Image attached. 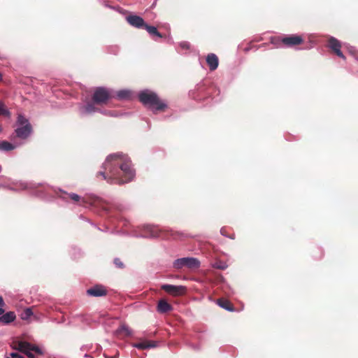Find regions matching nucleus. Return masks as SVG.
<instances>
[{"label": "nucleus", "mask_w": 358, "mask_h": 358, "mask_svg": "<svg viewBox=\"0 0 358 358\" xmlns=\"http://www.w3.org/2000/svg\"><path fill=\"white\" fill-rule=\"evenodd\" d=\"M192 348H194L196 350H199L201 348V345H191Z\"/></svg>", "instance_id": "4c0bfd02"}, {"label": "nucleus", "mask_w": 358, "mask_h": 358, "mask_svg": "<svg viewBox=\"0 0 358 358\" xmlns=\"http://www.w3.org/2000/svg\"><path fill=\"white\" fill-rule=\"evenodd\" d=\"M113 94V98H117L119 100H129L131 96V91L129 90L124 89L117 92H114Z\"/></svg>", "instance_id": "aec40b11"}, {"label": "nucleus", "mask_w": 358, "mask_h": 358, "mask_svg": "<svg viewBox=\"0 0 358 358\" xmlns=\"http://www.w3.org/2000/svg\"><path fill=\"white\" fill-rule=\"evenodd\" d=\"M144 29L148 31V33L150 34V36L151 37H152V38L155 41H156V39L154 38L155 36H156L157 38H162V34L158 31L156 27L148 25L147 24Z\"/></svg>", "instance_id": "5701e85b"}, {"label": "nucleus", "mask_w": 358, "mask_h": 358, "mask_svg": "<svg viewBox=\"0 0 358 358\" xmlns=\"http://www.w3.org/2000/svg\"><path fill=\"white\" fill-rule=\"evenodd\" d=\"M145 233L143 234H141L138 236L139 237L143 238H156L159 236V231L158 229L150 225L147 224L143 227Z\"/></svg>", "instance_id": "2eb2a0df"}, {"label": "nucleus", "mask_w": 358, "mask_h": 358, "mask_svg": "<svg viewBox=\"0 0 358 358\" xmlns=\"http://www.w3.org/2000/svg\"><path fill=\"white\" fill-rule=\"evenodd\" d=\"M13 141V143H10L6 141H0V151H2V152L10 151V150H13L18 148L21 145H22V143H17V142H15V141Z\"/></svg>", "instance_id": "f3484780"}, {"label": "nucleus", "mask_w": 358, "mask_h": 358, "mask_svg": "<svg viewBox=\"0 0 358 358\" xmlns=\"http://www.w3.org/2000/svg\"><path fill=\"white\" fill-rule=\"evenodd\" d=\"M4 306H5V302L3 301V299L1 296H0V315L3 314L4 310Z\"/></svg>", "instance_id": "473e14b6"}, {"label": "nucleus", "mask_w": 358, "mask_h": 358, "mask_svg": "<svg viewBox=\"0 0 358 358\" xmlns=\"http://www.w3.org/2000/svg\"><path fill=\"white\" fill-rule=\"evenodd\" d=\"M84 357H90V356H89L87 354H85Z\"/></svg>", "instance_id": "37998d69"}, {"label": "nucleus", "mask_w": 358, "mask_h": 358, "mask_svg": "<svg viewBox=\"0 0 358 358\" xmlns=\"http://www.w3.org/2000/svg\"><path fill=\"white\" fill-rule=\"evenodd\" d=\"M91 358H93V357H91Z\"/></svg>", "instance_id": "49530a36"}, {"label": "nucleus", "mask_w": 358, "mask_h": 358, "mask_svg": "<svg viewBox=\"0 0 358 358\" xmlns=\"http://www.w3.org/2000/svg\"><path fill=\"white\" fill-rule=\"evenodd\" d=\"M33 315V312L30 308H26L21 315L22 320H27Z\"/></svg>", "instance_id": "c85d7f7f"}, {"label": "nucleus", "mask_w": 358, "mask_h": 358, "mask_svg": "<svg viewBox=\"0 0 358 358\" xmlns=\"http://www.w3.org/2000/svg\"><path fill=\"white\" fill-rule=\"evenodd\" d=\"M41 184L26 182L22 181H13L10 178H6L3 182H0V187L6 188L13 191L23 190L26 189H36Z\"/></svg>", "instance_id": "39448f33"}, {"label": "nucleus", "mask_w": 358, "mask_h": 358, "mask_svg": "<svg viewBox=\"0 0 358 358\" xmlns=\"http://www.w3.org/2000/svg\"><path fill=\"white\" fill-rule=\"evenodd\" d=\"M225 310H229V311H234V308L233 305L231 303V302L227 299H225Z\"/></svg>", "instance_id": "2f4dec72"}, {"label": "nucleus", "mask_w": 358, "mask_h": 358, "mask_svg": "<svg viewBox=\"0 0 358 358\" xmlns=\"http://www.w3.org/2000/svg\"><path fill=\"white\" fill-rule=\"evenodd\" d=\"M204 89V85L202 83L198 84L195 89L190 92L189 95L195 100H201L203 99V96L201 94V92Z\"/></svg>", "instance_id": "4be33fe9"}, {"label": "nucleus", "mask_w": 358, "mask_h": 358, "mask_svg": "<svg viewBox=\"0 0 358 358\" xmlns=\"http://www.w3.org/2000/svg\"><path fill=\"white\" fill-rule=\"evenodd\" d=\"M158 0H154L153 3H152L151 6H150V8H154L156 5H157V2Z\"/></svg>", "instance_id": "58836bf2"}, {"label": "nucleus", "mask_w": 358, "mask_h": 358, "mask_svg": "<svg viewBox=\"0 0 358 358\" xmlns=\"http://www.w3.org/2000/svg\"><path fill=\"white\" fill-rule=\"evenodd\" d=\"M15 127L14 132L10 136L11 141H15V138L25 140L32 132V127L29 120L22 114L17 115Z\"/></svg>", "instance_id": "7ed1b4c3"}, {"label": "nucleus", "mask_w": 358, "mask_h": 358, "mask_svg": "<svg viewBox=\"0 0 358 358\" xmlns=\"http://www.w3.org/2000/svg\"><path fill=\"white\" fill-rule=\"evenodd\" d=\"M99 113L105 115H107V116H110V117H119L120 115H122V114H120L117 112H115V111H112V110H101L99 111Z\"/></svg>", "instance_id": "cd10ccee"}, {"label": "nucleus", "mask_w": 358, "mask_h": 358, "mask_svg": "<svg viewBox=\"0 0 358 358\" xmlns=\"http://www.w3.org/2000/svg\"><path fill=\"white\" fill-rule=\"evenodd\" d=\"M172 306L165 299H161L159 301L157 310L159 313H166L171 310H172Z\"/></svg>", "instance_id": "6ab92c4d"}, {"label": "nucleus", "mask_w": 358, "mask_h": 358, "mask_svg": "<svg viewBox=\"0 0 358 358\" xmlns=\"http://www.w3.org/2000/svg\"><path fill=\"white\" fill-rule=\"evenodd\" d=\"M10 357H6V358H24L22 355L16 353V352H11L10 354Z\"/></svg>", "instance_id": "f704fd0d"}, {"label": "nucleus", "mask_w": 358, "mask_h": 358, "mask_svg": "<svg viewBox=\"0 0 358 358\" xmlns=\"http://www.w3.org/2000/svg\"><path fill=\"white\" fill-rule=\"evenodd\" d=\"M220 234H221V235L224 236V227H221Z\"/></svg>", "instance_id": "a19ab883"}, {"label": "nucleus", "mask_w": 358, "mask_h": 358, "mask_svg": "<svg viewBox=\"0 0 358 358\" xmlns=\"http://www.w3.org/2000/svg\"><path fill=\"white\" fill-rule=\"evenodd\" d=\"M200 261L195 257H182L175 259L173 262V268L177 270L183 268L189 269L198 268L200 266Z\"/></svg>", "instance_id": "0eeeda50"}, {"label": "nucleus", "mask_w": 358, "mask_h": 358, "mask_svg": "<svg viewBox=\"0 0 358 358\" xmlns=\"http://www.w3.org/2000/svg\"><path fill=\"white\" fill-rule=\"evenodd\" d=\"M102 168L104 171H100L98 174L110 184L127 183L135 176V171L131 166L130 159L121 152L108 155Z\"/></svg>", "instance_id": "f257e3e1"}, {"label": "nucleus", "mask_w": 358, "mask_h": 358, "mask_svg": "<svg viewBox=\"0 0 358 358\" xmlns=\"http://www.w3.org/2000/svg\"><path fill=\"white\" fill-rule=\"evenodd\" d=\"M96 103L92 101H87L85 103H80L78 106V110L80 117H87L94 114L95 113L99 112L100 110L96 107Z\"/></svg>", "instance_id": "9d476101"}, {"label": "nucleus", "mask_w": 358, "mask_h": 358, "mask_svg": "<svg viewBox=\"0 0 358 358\" xmlns=\"http://www.w3.org/2000/svg\"><path fill=\"white\" fill-rule=\"evenodd\" d=\"M132 347L144 350V349H148V348H153L157 346V344L155 341H142L140 343H136L131 344Z\"/></svg>", "instance_id": "412c9836"}, {"label": "nucleus", "mask_w": 358, "mask_h": 358, "mask_svg": "<svg viewBox=\"0 0 358 358\" xmlns=\"http://www.w3.org/2000/svg\"><path fill=\"white\" fill-rule=\"evenodd\" d=\"M2 79V75L1 73H0V80Z\"/></svg>", "instance_id": "c03bdc74"}, {"label": "nucleus", "mask_w": 358, "mask_h": 358, "mask_svg": "<svg viewBox=\"0 0 358 358\" xmlns=\"http://www.w3.org/2000/svg\"><path fill=\"white\" fill-rule=\"evenodd\" d=\"M161 288L168 294L174 296L182 295L186 291V287L182 285L164 284L162 285Z\"/></svg>", "instance_id": "9b49d317"}, {"label": "nucleus", "mask_w": 358, "mask_h": 358, "mask_svg": "<svg viewBox=\"0 0 358 358\" xmlns=\"http://www.w3.org/2000/svg\"><path fill=\"white\" fill-rule=\"evenodd\" d=\"M0 115L4 116L8 118H10L11 116L10 110L5 106L4 103L2 102H0Z\"/></svg>", "instance_id": "393cba45"}, {"label": "nucleus", "mask_w": 358, "mask_h": 358, "mask_svg": "<svg viewBox=\"0 0 358 358\" xmlns=\"http://www.w3.org/2000/svg\"><path fill=\"white\" fill-rule=\"evenodd\" d=\"M115 206L120 211H122L124 209V207L122 205H116L115 204Z\"/></svg>", "instance_id": "e433bc0d"}, {"label": "nucleus", "mask_w": 358, "mask_h": 358, "mask_svg": "<svg viewBox=\"0 0 358 358\" xmlns=\"http://www.w3.org/2000/svg\"><path fill=\"white\" fill-rule=\"evenodd\" d=\"M139 101L153 113L162 111L167 108V103L161 100L157 94L150 90H143L138 93Z\"/></svg>", "instance_id": "f03ea898"}, {"label": "nucleus", "mask_w": 358, "mask_h": 358, "mask_svg": "<svg viewBox=\"0 0 358 358\" xmlns=\"http://www.w3.org/2000/svg\"><path fill=\"white\" fill-rule=\"evenodd\" d=\"M49 188L52 189L53 192L57 194L58 197L64 201L67 202L69 199H71L73 203L80 202V205L84 206L87 203V201L85 198H81L78 194L76 193H68L62 189L50 187L48 185L43 187V189L45 191H48Z\"/></svg>", "instance_id": "423d86ee"}, {"label": "nucleus", "mask_w": 358, "mask_h": 358, "mask_svg": "<svg viewBox=\"0 0 358 358\" xmlns=\"http://www.w3.org/2000/svg\"><path fill=\"white\" fill-rule=\"evenodd\" d=\"M217 96L218 97H217L216 96L213 95V99L215 100V102H218V101H221L222 99V97L221 96H220V90H215V92L214 93H217Z\"/></svg>", "instance_id": "72a5a7b5"}, {"label": "nucleus", "mask_w": 358, "mask_h": 358, "mask_svg": "<svg viewBox=\"0 0 358 358\" xmlns=\"http://www.w3.org/2000/svg\"><path fill=\"white\" fill-rule=\"evenodd\" d=\"M126 20L131 26L137 29H144L147 24L143 17L136 15H127Z\"/></svg>", "instance_id": "f8f14e48"}, {"label": "nucleus", "mask_w": 358, "mask_h": 358, "mask_svg": "<svg viewBox=\"0 0 358 358\" xmlns=\"http://www.w3.org/2000/svg\"><path fill=\"white\" fill-rule=\"evenodd\" d=\"M220 268H224V266H220Z\"/></svg>", "instance_id": "a18cd8bd"}, {"label": "nucleus", "mask_w": 358, "mask_h": 358, "mask_svg": "<svg viewBox=\"0 0 358 358\" xmlns=\"http://www.w3.org/2000/svg\"><path fill=\"white\" fill-rule=\"evenodd\" d=\"M80 218L90 222V221L87 219H85L83 215H80Z\"/></svg>", "instance_id": "ea45409f"}, {"label": "nucleus", "mask_w": 358, "mask_h": 358, "mask_svg": "<svg viewBox=\"0 0 358 358\" xmlns=\"http://www.w3.org/2000/svg\"><path fill=\"white\" fill-rule=\"evenodd\" d=\"M85 346H83V347L80 348V350H84V349H85Z\"/></svg>", "instance_id": "79ce46f5"}, {"label": "nucleus", "mask_w": 358, "mask_h": 358, "mask_svg": "<svg viewBox=\"0 0 358 358\" xmlns=\"http://www.w3.org/2000/svg\"><path fill=\"white\" fill-rule=\"evenodd\" d=\"M15 319L16 315L13 311H8L0 315V323L3 324H8L15 321Z\"/></svg>", "instance_id": "a211bd4d"}, {"label": "nucleus", "mask_w": 358, "mask_h": 358, "mask_svg": "<svg viewBox=\"0 0 358 358\" xmlns=\"http://www.w3.org/2000/svg\"><path fill=\"white\" fill-rule=\"evenodd\" d=\"M115 332L117 334L124 333L127 336H131L132 334V331L129 328L128 326L125 324L120 325Z\"/></svg>", "instance_id": "b1692460"}, {"label": "nucleus", "mask_w": 358, "mask_h": 358, "mask_svg": "<svg viewBox=\"0 0 358 358\" xmlns=\"http://www.w3.org/2000/svg\"><path fill=\"white\" fill-rule=\"evenodd\" d=\"M13 349L25 354L29 358H34L35 355H43L44 353L43 350L38 345L27 341L17 342L13 346Z\"/></svg>", "instance_id": "20e7f679"}, {"label": "nucleus", "mask_w": 358, "mask_h": 358, "mask_svg": "<svg viewBox=\"0 0 358 358\" xmlns=\"http://www.w3.org/2000/svg\"><path fill=\"white\" fill-rule=\"evenodd\" d=\"M273 43H281L285 47L292 48L302 44L303 43V38L301 36L292 34L275 38L273 39Z\"/></svg>", "instance_id": "1a4fd4ad"}, {"label": "nucleus", "mask_w": 358, "mask_h": 358, "mask_svg": "<svg viewBox=\"0 0 358 358\" xmlns=\"http://www.w3.org/2000/svg\"><path fill=\"white\" fill-rule=\"evenodd\" d=\"M107 293L106 288L101 284L95 285L87 290V295L94 297L104 296Z\"/></svg>", "instance_id": "ddd939ff"}, {"label": "nucleus", "mask_w": 358, "mask_h": 358, "mask_svg": "<svg viewBox=\"0 0 358 358\" xmlns=\"http://www.w3.org/2000/svg\"><path fill=\"white\" fill-rule=\"evenodd\" d=\"M217 304L222 308H224V298H220L217 301Z\"/></svg>", "instance_id": "c9c22d12"}, {"label": "nucleus", "mask_w": 358, "mask_h": 358, "mask_svg": "<svg viewBox=\"0 0 358 358\" xmlns=\"http://www.w3.org/2000/svg\"><path fill=\"white\" fill-rule=\"evenodd\" d=\"M103 6L106 8H108L110 9H112V10H114L120 13H122V14H124L126 13V10H124V9H122L121 7H120L119 6H110L108 1H103Z\"/></svg>", "instance_id": "a878e982"}, {"label": "nucleus", "mask_w": 358, "mask_h": 358, "mask_svg": "<svg viewBox=\"0 0 358 358\" xmlns=\"http://www.w3.org/2000/svg\"><path fill=\"white\" fill-rule=\"evenodd\" d=\"M179 46L181 49L188 50L190 49V43L187 41H182L179 43Z\"/></svg>", "instance_id": "c756f323"}, {"label": "nucleus", "mask_w": 358, "mask_h": 358, "mask_svg": "<svg viewBox=\"0 0 358 358\" xmlns=\"http://www.w3.org/2000/svg\"><path fill=\"white\" fill-rule=\"evenodd\" d=\"M328 45L329 48L339 57L345 59V57L343 55L341 50V42L334 37H331L328 41Z\"/></svg>", "instance_id": "4468645a"}, {"label": "nucleus", "mask_w": 358, "mask_h": 358, "mask_svg": "<svg viewBox=\"0 0 358 358\" xmlns=\"http://www.w3.org/2000/svg\"><path fill=\"white\" fill-rule=\"evenodd\" d=\"M114 91L103 87H99L95 89L93 94L92 100L96 104H103L111 98L114 97Z\"/></svg>", "instance_id": "6e6552de"}, {"label": "nucleus", "mask_w": 358, "mask_h": 358, "mask_svg": "<svg viewBox=\"0 0 358 358\" xmlns=\"http://www.w3.org/2000/svg\"><path fill=\"white\" fill-rule=\"evenodd\" d=\"M107 51L109 54L116 55L120 52V48L117 45H110L107 48Z\"/></svg>", "instance_id": "bb28decb"}, {"label": "nucleus", "mask_w": 358, "mask_h": 358, "mask_svg": "<svg viewBox=\"0 0 358 358\" xmlns=\"http://www.w3.org/2000/svg\"><path fill=\"white\" fill-rule=\"evenodd\" d=\"M206 63L209 67L210 71H213L217 69L219 64V59L217 56L214 53H210L206 56Z\"/></svg>", "instance_id": "dca6fc26"}, {"label": "nucleus", "mask_w": 358, "mask_h": 358, "mask_svg": "<svg viewBox=\"0 0 358 358\" xmlns=\"http://www.w3.org/2000/svg\"><path fill=\"white\" fill-rule=\"evenodd\" d=\"M113 263L115 265V266L118 268H123L124 267L123 262L119 258H115L113 260Z\"/></svg>", "instance_id": "7c9ffc66"}]
</instances>
